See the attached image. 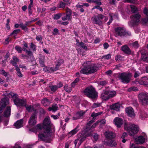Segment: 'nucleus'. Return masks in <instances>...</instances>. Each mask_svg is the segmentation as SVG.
Listing matches in <instances>:
<instances>
[{
  "mask_svg": "<svg viewBox=\"0 0 148 148\" xmlns=\"http://www.w3.org/2000/svg\"><path fill=\"white\" fill-rule=\"evenodd\" d=\"M52 124L51 123L49 116L46 117L44 120L43 124H38L34 129L31 130L36 133L39 130H42V128L46 129L45 132L43 133H39L38 136L39 137L43 140H45L49 138L51 136L50 132V127Z\"/></svg>",
  "mask_w": 148,
  "mask_h": 148,
  "instance_id": "f257e3e1",
  "label": "nucleus"
},
{
  "mask_svg": "<svg viewBox=\"0 0 148 148\" xmlns=\"http://www.w3.org/2000/svg\"><path fill=\"white\" fill-rule=\"evenodd\" d=\"M94 121L93 120L89 121L86 125V129L83 130L81 132L78 134V138L77 139L75 140L74 141L75 147H76L77 143H78V145L79 147L81 145L82 143L85 140L86 137L92 135V131L91 130L94 128L99 123V121H97L90 127V126L91 124Z\"/></svg>",
  "mask_w": 148,
  "mask_h": 148,
  "instance_id": "f03ea898",
  "label": "nucleus"
},
{
  "mask_svg": "<svg viewBox=\"0 0 148 148\" xmlns=\"http://www.w3.org/2000/svg\"><path fill=\"white\" fill-rule=\"evenodd\" d=\"M85 64L84 68L80 71L81 73L88 75L96 72L98 69V68L96 65L92 64L90 62H86Z\"/></svg>",
  "mask_w": 148,
  "mask_h": 148,
  "instance_id": "7ed1b4c3",
  "label": "nucleus"
},
{
  "mask_svg": "<svg viewBox=\"0 0 148 148\" xmlns=\"http://www.w3.org/2000/svg\"><path fill=\"white\" fill-rule=\"evenodd\" d=\"M5 95L9 97H11L14 100V104L17 107H21L25 106L26 104V100L25 99H20L18 98V95L15 93L11 92L9 93L6 94Z\"/></svg>",
  "mask_w": 148,
  "mask_h": 148,
  "instance_id": "20e7f679",
  "label": "nucleus"
},
{
  "mask_svg": "<svg viewBox=\"0 0 148 148\" xmlns=\"http://www.w3.org/2000/svg\"><path fill=\"white\" fill-rule=\"evenodd\" d=\"M124 125L125 129L129 133L131 136L137 133L139 130L138 126L136 125L126 123Z\"/></svg>",
  "mask_w": 148,
  "mask_h": 148,
  "instance_id": "39448f33",
  "label": "nucleus"
},
{
  "mask_svg": "<svg viewBox=\"0 0 148 148\" xmlns=\"http://www.w3.org/2000/svg\"><path fill=\"white\" fill-rule=\"evenodd\" d=\"M84 93L88 97L92 99L95 98L97 96V93L95 88L92 86L86 88L84 91Z\"/></svg>",
  "mask_w": 148,
  "mask_h": 148,
  "instance_id": "423d86ee",
  "label": "nucleus"
},
{
  "mask_svg": "<svg viewBox=\"0 0 148 148\" xmlns=\"http://www.w3.org/2000/svg\"><path fill=\"white\" fill-rule=\"evenodd\" d=\"M115 31L116 35L121 37L131 35L130 32L128 31H126L125 28L123 27H118L115 28Z\"/></svg>",
  "mask_w": 148,
  "mask_h": 148,
  "instance_id": "0eeeda50",
  "label": "nucleus"
},
{
  "mask_svg": "<svg viewBox=\"0 0 148 148\" xmlns=\"http://www.w3.org/2000/svg\"><path fill=\"white\" fill-rule=\"evenodd\" d=\"M141 17L140 15L138 14H134L131 17V20L129 23V25L132 27L134 25H137L140 22V19Z\"/></svg>",
  "mask_w": 148,
  "mask_h": 148,
  "instance_id": "6e6552de",
  "label": "nucleus"
},
{
  "mask_svg": "<svg viewBox=\"0 0 148 148\" xmlns=\"http://www.w3.org/2000/svg\"><path fill=\"white\" fill-rule=\"evenodd\" d=\"M131 75L130 73H123L120 74L119 78L121 81L123 83H129L130 80Z\"/></svg>",
  "mask_w": 148,
  "mask_h": 148,
  "instance_id": "1a4fd4ad",
  "label": "nucleus"
},
{
  "mask_svg": "<svg viewBox=\"0 0 148 148\" xmlns=\"http://www.w3.org/2000/svg\"><path fill=\"white\" fill-rule=\"evenodd\" d=\"M138 97L139 101L142 105H145L148 104V94H140L139 95Z\"/></svg>",
  "mask_w": 148,
  "mask_h": 148,
  "instance_id": "9d476101",
  "label": "nucleus"
},
{
  "mask_svg": "<svg viewBox=\"0 0 148 148\" xmlns=\"http://www.w3.org/2000/svg\"><path fill=\"white\" fill-rule=\"evenodd\" d=\"M121 105L119 103H116L112 104L110 106L111 110V112L112 114L115 113V111H119L120 110Z\"/></svg>",
  "mask_w": 148,
  "mask_h": 148,
  "instance_id": "9b49d317",
  "label": "nucleus"
},
{
  "mask_svg": "<svg viewBox=\"0 0 148 148\" xmlns=\"http://www.w3.org/2000/svg\"><path fill=\"white\" fill-rule=\"evenodd\" d=\"M9 98L6 97L1 99V106L0 107V114L2 112L4 107L9 104Z\"/></svg>",
  "mask_w": 148,
  "mask_h": 148,
  "instance_id": "f8f14e48",
  "label": "nucleus"
},
{
  "mask_svg": "<svg viewBox=\"0 0 148 148\" xmlns=\"http://www.w3.org/2000/svg\"><path fill=\"white\" fill-rule=\"evenodd\" d=\"M36 111L32 115L29 121V123L31 126H33L34 125L37 123L36 113Z\"/></svg>",
  "mask_w": 148,
  "mask_h": 148,
  "instance_id": "ddd939ff",
  "label": "nucleus"
},
{
  "mask_svg": "<svg viewBox=\"0 0 148 148\" xmlns=\"http://www.w3.org/2000/svg\"><path fill=\"white\" fill-rule=\"evenodd\" d=\"M125 112L127 115L130 117L134 118L135 115L134 113L133 109L132 107H128L125 109Z\"/></svg>",
  "mask_w": 148,
  "mask_h": 148,
  "instance_id": "4468645a",
  "label": "nucleus"
},
{
  "mask_svg": "<svg viewBox=\"0 0 148 148\" xmlns=\"http://www.w3.org/2000/svg\"><path fill=\"white\" fill-rule=\"evenodd\" d=\"M114 121L115 125L118 128L120 127L121 125L123 123V120L121 119L119 117H116L115 118Z\"/></svg>",
  "mask_w": 148,
  "mask_h": 148,
  "instance_id": "2eb2a0df",
  "label": "nucleus"
},
{
  "mask_svg": "<svg viewBox=\"0 0 148 148\" xmlns=\"http://www.w3.org/2000/svg\"><path fill=\"white\" fill-rule=\"evenodd\" d=\"M105 135L106 137L108 139H112L114 138L115 134L112 132L107 131L105 133Z\"/></svg>",
  "mask_w": 148,
  "mask_h": 148,
  "instance_id": "dca6fc26",
  "label": "nucleus"
},
{
  "mask_svg": "<svg viewBox=\"0 0 148 148\" xmlns=\"http://www.w3.org/2000/svg\"><path fill=\"white\" fill-rule=\"evenodd\" d=\"M145 139L142 136H140L136 138L135 140V142L137 144H141L145 142Z\"/></svg>",
  "mask_w": 148,
  "mask_h": 148,
  "instance_id": "f3484780",
  "label": "nucleus"
},
{
  "mask_svg": "<svg viewBox=\"0 0 148 148\" xmlns=\"http://www.w3.org/2000/svg\"><path fill=\"white\" fill-rule=\"evenodd\" d=\"M108 91L107 90H103L101 94V97L103 100H106L109 99L108 95Z\"/></svg>",
  "mask_w": 148,
  "mask_h": 148,
  "instance_id": "a211bd4d",
  "label": "nucleus"
},
{
  "mask_svg": "<svg viewBox=\"0 0 148 148\" xmlns=\"http://www.w3.org/2000/svg\"><path fill=\"white\" fill-rule=\"evenodd\" d=\"M122 51L125 53L127 54H130L131 52L128 47L126 45H124L123 46L121 47Z\"/></svg>",
  "mask_w": 148,
  "mask_h": 148,
  "instance_id": "6ab92c4d",
  "label": "nucleus"
},
{
  "mask_svg": "<svg viewBox=\"0 0 148 148\" xmlns=\"http://www.w3.org/2000/svg\"><path fill=\"white\" fill-rule=\"evenodd\" d=\"M23 119H21L16 122L14 124L15 127L17 129L23 126Z\"/></svg>",
  "mask_w": 148,
  "mask_h": 148,
  "instance_id": "aec40b11",
  "label": "nucleus"
},
{
  "mask_svg": "<svg viewBox=\"0 0 148 148\" xmlns=\"http://www.w3.org/2000/svg\"><path fill=\"white\" fill-rule=\"evenodd\" d=\"M92 20L95 24L99 25H101L102 24V21L97 16H93L92 18Z\"/></svg>",
  "mask_w": 148,
  "mask_h": 148,
  "instance_id": "412c9836",
  "label": "nucleus"
},
{
  "mask_svg": "<svg viewBox=\"0 0 148 148\" xmlns=\"http://www.w3.org/2000/svg\"><path fill=\"white\" fill-rule=\"evenodd\" d=\"M107 144L111 147H115L117 145L116 142L112 139H109L107 141Z\"/></svg>",
  "mask_w": 148,
  "mask_h": 148,
  "instance_id": "4be33fe9",
  "label": "nucleus"
},
{
  "mask_svg": "<svg viewBox=\"0 0 148 148\" xmlns=\"http://www.w3.org/2000/svg\"><path fill=\"white\" fill-rule=\"evenodd\" d=\"M11 112V108L10 107H7L4 113L3 116L5 117H8L10 116Z\"/></svg>",
  "mask_w": 148,
  "mask_h": 148,
  "instance_id": "5701e85b",
  "label": "nucleus"
},
{
  "mask_svg": "<svg viewBox=\"0 0 148 148\" xmlns=\"http://www.w3.org/2000/svg\"><path fill=\"white\" fill-rule=\"evenodd\" d=\"M58 109V108L57 105L56 104H53L52 107H49L48 108V110L49 111H52L55 112Z\"/></svg>",
  "mask_w": 148,
  "mask_h": 148,
  "instance_id": "b1692460",
  "label": "nucleus"
},
{
  "mask_svg": "<svg viewBox=\"0 0 148 148\" xmlns=\"http://www.w3.org/2000/svg\"><path fill=\"white\" fill-rule=\"evenodd\" d=\"M41 102L44 106H49L50 103V102L49 101L48 99L47 98H45L42 100Z\"/></svg>",
  "mask_w": 148,
  "mask_h": 148,
  "instance_id": "393cba45",
  "label": "nucleus"
},
{
  "mask_svg": "<svg viewBox=\"0 0 148 148\" xmlns=\"http://www.w3.org/2000/svg\"><path fill=\"white\" fill-rule=\"evenodd\" d=\"M110 16L111 18L109 20V21L107 23V24L108 25L110 24V23L112 22V21L113 20V18H115L118 19V16L117 15H113V14H110Z\"/></svg>",
  "mask_w": 148,
  "mask_h": 148,
  "instance_id": "a878e982",
  "label": "nucleus"
},
{
  "mask_svg": "<svg viewBox=\"0 0 148 148\" xmlns=\"http://www.w3.org/2000/svg\"><path fill=\"white\" fill-rule=\"evenodd\" d=\"M108 92L109 98H110L113 97L116 95V91L114 90L108 91Z\"/></svg>",
  "mask_w": 148,
  "mask_h": 148,
  "instance_id": "bb28decb",
  "label": "nucleus"
},
{
  "mask_svg": "<svg viewBox=\"0 0 148 148\" xmlns=\"http://www.w3.org/2000/svg\"><path fill=\"white\" fill-rule=\"evenodd\" d=\"M0 74L2 75L5 77H6L8 75L9 73L8 72H6L4 69H0Z\"/></svg>",
  "mask_w": 148,
  "mask_h": 148,
  "instance_id": "cd10ccee",
  "label": "nucleus"
},
{
  "mask_svg": "<svg viewBox=\"0 0 148 148\" xmlns=\"http://www.w3.org/2000/svg\"><path fill=\"white\" fill-rule=\"evenodd\" d=\"M142 60L144 61L148 62V57L147 55L145 53L142 54Z\"/></svg>",
  "mask_w": 148,
  "mask_h": 148,
  "instance_id": "c85d7f7f",
  "label": "nucleus"
},
{
  "mask_svg": "<svg viewBox=\"0 0 148 148\" xmlns=\"http://www.w3.org/2000/svg\"><path fill=\"white\" fill-rule=\"evenodd\" d=\"M16 69H15L17 73L16 74L18 76L20 77H23V74L21 73L19 67H16Z\"/></svg>",
  "mask_w": 148,
  "mask_h": 148,
  "instance_id": "c756f323",
  "label": "nucleus"
},
{
  "mask_svg": "<svg viewBox=\"0 0 148 148\" xmlns=\"http://www.w3.org/2000/svg\"><path fill=\"white\" fill-rule=\"evenodd\" d=\"M141 22L143 25H148V18L142 19L141 20Z\"/></svg>",
  "mask_w": 148,
  "mask_h": 148,
  "instance_id": "7c9ffc66",
  "label": "nucleus"
},
{
  "mask_svg": "<svg viewBox=\"0 0 148 148\" xmlns=\"http://www.w3.org/2000/svg\"><path fill=\"white\" fill-rule=\"evenodd\" d=\"M78 128V126L74 130H73L69 133V134L71 135H73L76 133L79 130Z\"/></svg>",
  "mask_w": 148,
  "mask_h": 148,
  "instance_id": "2f4dec72",
  "label": "nucleus"
},
{
  "mask_svg": "<svg viewBox=\"0 0 148 148\" xmlns=\"http://www.w3.org/2000/svg\"><path fill=\"white\" fill-rule=\"evenodd\" d=\"M127 134L126 133L124 132L123 133L121 138L122 139L121 141L123 143H125L126 141V140L125 139H124V138L126 137H127Z\"/></svg>",
  "mask_w": 148,
  "mask_h": 148,
  "instance_id": "473e14b6",
  "label": "nucleus"
},
{
  "mask_svg": "<svg viewBox=\"0 0 148 148\" xmlns=\"http://www.w3.org/2000/svg\"><path fill=\"white\" fill-rule=\"evenodd\" d=\"M77 45L78 47H81L85 49H87L86 46L85 45L84 43L82 42H77Z\"/></svg>",
  "mask_w": 148,
  "mask_h": 148,
  "instance_id": "72a5a7b5",
  "label": "nucleus"
},
{
  "mask_svg": "<svg viewBox=\"0 0 148 148\" xmlns=\"http://www.w3.org/2000/svg\"><path fill=\"white\" fill-rule=\"evenodd\" d=\"M64 88L67 92H70L72 90L71 88V87L69 86L67 84L66 85L64 86Z\"/></svg>",
  "mask_w": 148,
  "mask_h": 148,
  "instance_id": "f704fd0d",
  "label": "nucleus"
},
{
  "mask_svg": "<svg viewBox=\"0 0 148 148\" xmlns=\"http://www.w3.org/2000/svg\"><path fill=\"white\" fill-rule=\"evenodd\" d=\"M130 148H146L145 147L140 146L139 147H137L134 143H130Z\"/></svg>",
  "mask_w": 148,
  "mask_h": 148,
  "instance_id": "c9c22d12",
  "label": "nucleus"
},
{
  "mask_svg": "<svg viewBox=\"0 0 148 148\" xmlns=\"http://www.w3.org/2000/svg\"><path fill=\"white\" fill-rule=\"evenodd\" d=\"M131 9V11L133 13H134L137 11V8L133 5H131L130 6Z\"/></svg>",
  "mask_w": 148,
  "mask_h": 148,
  "instance_id": "e433bc0d",
  "label": "nucleus"
},
{
  "mask_svg": "<svg viewBox=\"0 0 148 148\" xmlns=\"http://www.w3.org/2000/svg\"><path fill=\"white\" fill-rule=\"evenodd\" d=\"M102 114V112H100L97 113L94 112H93L91 114V116L93 117L94 119H95V117L98 116Z\"/></svg>",
  "mask_w": 148,
  "mask_h": 148,
  "instance_id": "4c0bfd02",
  "label": "nucleus"
},
{
  "mask_svg": "<svg viewBox=\"0 0 148 148\" xmlns=\"http://www.w3.org/2000/svg\"><path fill=\"white\" fill-rule=\"evenodd\" d=\"M138 83L140 84L147 86L148 84V83L147 82H145L142 80V79L138 81Z\"/></svg>",
  "mask_w": 148,
  "mask_h": 148,
  "instance_id": "58836bf2",
  "label": "nucleus"
},
{
  "mask_svg": "<svg viewBox=\"0 0 148 148\" xmlns=\"http://www.w3.org/2000/svg\"><path fill=\"white\" fill-rule=\"evenodd\" d=\"M80 119L82 118L83 116L85 114V112L83 111H80L77 112Z\"/></svg>",
  "mask_w": 148,
  "mask_h": 148,
  "instance_id": "ea45409f",
  "label": "nucleus"
},
{
  "mask_svg": "<svg viewBox=\"0 0 148 148\" xmlns=\"http://www.w3.org/2000/svg\"><path fill=\"white\" fill-rule=\"evenodd\" d=\"M49 87L51 91L53 92L56 91L58 88L56 85L51 86H50Z\"/></svg>",
  "mask_w": 148,
  "mask_h": 148,
  "instance_id": "a19ab883",
  "label": "nucleus"
},
{
  "mask_svg": "<svg viewBox=\"0 0 148 148\" xmlns=\"http://www.w3.org/2000/svg\"><path fill=\"white\" fill-rule=\"evenodd\" d=\"M65 10L66 14L68 15L71 16L72 14V12L71 10L68 7L66 8Z\"/></svg>",
  "mask_w": 148,
  "mask_h": 148,
  "instance_id": "79ce46f5",
  "label": "nucleus"
},
{
  "mask_svg": "<svg viewBox=\"0 0 148 148\" xmlns=\"http://www.w3.org/2000/svg\"><path fill=\"white\" fill-rule=\"evenodd\" d=\"M25 106L27 110L29 112H32V110H34L33 107L31 105L26 106Z\"/></svg>",
  "mask_w": 148,
  "mask_h": 148,
  "instance_id": "37998d69",
  "label": "nucleus"
},
{
  "mask_svg": "<svg viewBox=\"0 0 148 148\" xmlns=\"http://www.w3.org/2000/svg\"><path fill=\"white\" fill-rule=\"evenodd\" d=\"M66 5V4L64 2H61L58 5V8H62L64 9L65 8Z\"/></svg>",
  "mask_w": 148,
  "mask_h": 148,
  "instance_id": "c03bdc74",
  "label": "nucleus"
},
{
  "mask_svg": "<svg viewBox=\"0 0 148 148\" xmlns=\"http://www.w3.org/2000/svg\"><path fill=\"white\" fill-rule=\"evenodd\" d=\"M70 16L66 14V16H64L62 17V19L63 21H65L68 20H69L70 18Z\"/></svg>",
  "mask_w": 148,
  "mask_h": 148,
  "instance_id": "a18cd8bd",
  "label": "nucleus"
},
{
  "mask_svg": "<svg viewBox=\"0 0 148 148\" xmlns=\"http://www.w3.org/2000/svg\"><path fill=\"white\" fill-rule=\"evenodd\" d=\"M58 65V64H56L55 67L50 68V70L52 71H55L58 70L59 67Z\"/></svg>",
  "mask_w": 148,
  "mask_h": 148,
  "instance_id": "49530a36",
  "label": "nucleus"
},
{
  "mask_svg": "<svg viewBox=\"0 0 148 148\" xmlns=\"http://www.w3.org/2000/svg\"><path fill=\"white\" fill-rule=\"evenodd\" d=\"M143 12L145 15L148 18V9L146 7L145 8Z\"/></svg>",
  "mask_w": 148,
  "mask_h": 148,
  "instance_id": "de8ad7c7",
  "label": "nucleus"
},
{
  "mask_svg": "<svg viewBox=\"0 0 148 148\" xmlns=\"http://www.w3.org/2000/svg\"><path fill=\"white\" fill-rule=\"evenodd\" d=\"M19 26L23 30L25 31H27V28L26 26L24 25L23 23H20L19 24Z\"/></svg>",
  "mask_w": 148,
  "mask_h": 148,
  "instance_id": "09e8293b",
  "label": "nucleus"
},
{
  "mask_svg": "<svg viewBox=\"0 0 148 148\" xmlns=\"http://www.w3.org/2000/svg\"><path fill=\"white\" fill-rule=\"evenodd\" d=\"M101 106V103H94L92 106V108H95L100 106Z\"/></svg>",
  "mask_w": 148,
  "mask_h": 148,
  "instance_id": "8fccbe9b",
  "label": "nucleus"
},
{
  "mask_svg": "<svg viewBox=\"0 0 148 148\" xmlns=\"http://www.w3.org/2000/svg\"><path fill=\"white\" fill-rule=\"evenodd\" d=\"M132 46L135 48H137L138 47V44L137 41H135L132 44Z\"/></svg>",
  "mask_w": 148,
  "mask_h": 148,
  "instance_id": "3c124183",
  "label": "nucleus"
},
{
  "mask_svg": "<svg viewBox=\"0 0 148 148\" xmlns=\"http://www.w3.org/2000/svg\"><path fill=\"white\" fill-rule=\"evenodd\" d=\"M79 115L77 112L75 114L73 117V119L74 120H76L80 119V117L78 116Z\"/></svg>",
  "mask_w": 148,
  "mask_h": 148,
  "instance_id": "603ef678",
  "label": "nucleus"
},
{
  "mask_svg": "<svg viewBox=\"0 0 148 148\" xmlns=\"http://www.w3.org/2000/svg\"><path fill=\"white\" fill-rule=\"evenodd\" d=\"M30 47L34 51H35L36 50V46L33 43H31Z\"/></svg>",
  "mask_w": 148,
  "mask_h": 148,
  "instance_id": "864d4df0",
  "label": "nucleus"
},
{
  "mask_svg": "<svg viewBox=\"0 0 148 148\" xmlns=\"http://www.w3.org/2000/svg\"><path fill=\"white\" fill-rule=\"evenodd\" d=\"M15 49L19 53H21L23 50L20 47L18 46H16L15 47Z\"/></svg>",
  "mask_w": 148,
  "mask_h": 148,
  "instance_id": "5fc2aeb1",
  "label": "nucleus"
},
{
  "mask_svg": "<svg viewBox=\"0 0 148 148\" xmlns=\"http://www.w3.org/2000/svg\"><path fill=\"white\" fill-rule=\"evenodd\" d=\"M64 62L63 60L62 59H59L58 60L57 63L56 64H58V66H60Z\"/></svg>",
  "mask_w": 148,
  "mask_h": 148,
  "instance_id": "6e6d98bb",
  "label": "nucleus"
},
{
  "mask_svg": "<svg viewBox=\"0 0 148 148\" xmlns=\"http://www.w3.org/2000/svg\"><path fill=\"white\" fill-rule=\"evenodd\" d=\"M20 31V30L19 29L14 30L13 31L12 33L10 35H11L13 34H16L18 33Z\"/></svg>",
  "mask_w": 148,
  "mask_h": 148,
  "instance_id": "4d7b16f0",
  "label": "nucleus"
},
{
  "mask_svg": "<svg viewBox=\"0 0 148 148\" xmlns=\"http://www.w3.org/2000/svg\"><path fill=\"white\" fill-rule=\"evenodd\" d=\"M61 16V14H56L54 15V18L56 20L60 18Z\"/></svg>",
  "mask_w": 148,
  "mask_h": 148,
  "instance_id": "13d9d810",
  "label": "nucleus"
},
{
  "mask_svg": "<svg viewBox=\"0 0 148 148\" xmlns=\"http://www.w3.org/2000/svg\"><path fill=\"white\" fill-rule=\"evenodd\" d=\"M95 9H97L101 11H102L103 10L102 8L98 6H95L92 8V10H93Z\"/></svg>",
  "mask_w": 148,
  "mask_h": 148,
  "instance_id": "bf43d9fd",
  "label": "nucleus"
},
{
  "mask_svg": "<svg viewBox=\"0 0 148 148\" xmlns=\"http://www.w3.org/2000/svg\"><path fill=\"white\" fill-rule=\"evenodd\" d=\"M39 62L40 65L41 67H44L45 66V65L44 60L40 59L39 60Z\"/></svg>",
  "mask_w": 148,
  "mask_h": 148,
  "instance_id": "052dcab7",
  "label": "nucleus"
},
{
  "mask_svg": "<svg viewBox=\"0 0 148 148\" xmlns=\"http://www.w3.org/2000/svg\"><path fill=\"white\" fill-rule=\"evenodd\" d=\"M111 55L108 54L107 55H105L103 56V58L106 59H109L111 58Z\"/></svg>",
  "mask_w": 148,
  "mask_h": 148,
  "instance_id": "680f3d73",
  "label": "nucleus"
},
{
  "mask_svg": "<svg viewBox=\"0 0 148 148\" xmlns=\"http://www.w3.org/2000/svg\"><path fill=\"white\" fill-rule=\"evenodd\" d=\"M10 22V19H8L7 20V23L6 24V27L8 29H9L10 28V26L9 25Z\"/></svg>",
  "mask_w": 148,
  "mask_h": 148,
  "instance_id": "e2e57ef3",
  "label": "nucleus"
},
{
  "mask_svg": "<svg viewBox=\"0 0 148 148\" xmlns=\"http://www.w3.org/2000/svg\"><path fill=\"white\" fill-rule=\"evenodd\" d=\"M11 63L13 65L15 66V69H16L17 67H18L16 63V62H15L14 61H12L11 62Z\"/></svg>",
  "mask_w": 148,
  "mask_h": 148,
  "instance_id": "0e129e2a",
  "label": "nucleus"
},
{
  "mask_svg": "<svg viewBox=\"0 0 148 148\" xmlns=\"http://www.w3.org/2000/svg\"><path fill=\"white\" fill-rule=\"evenodd\" d=\"M93 137L95 140L97 141L98 139V135L97 134H95L94 135Z\"/></svg>",
  "mask_w": 148,
  "mask_h": 148,
  "instance_id": "69168bd1",
  "label": "nucleus"
},
{
  "mask_svg": "<svg viewBox=\"0 0 148 148\" xmlns=\"http://www.w3.org/2000/svg\"><path fill=\"white\" fill-rule=\"evenodd\" d=\"M34 145V144H27L24 148H32V147Z\"/></svg>",
  "mask_w": 148,
  "mask_h": 148,
  "instance_id": "338daca9",
  "label": "nucleus"
},
{
  "mask_svg": "<svg viewBox=\"0 0 148 148\" xmlns=\"http://www.w3.org/2000/svg\"><path fill=\"white\" fill-rule=\"evenodd\" d=\"M19 67L20 68H21L23 69H24L25 70H26L27 67L24 64H19Z\"/></svg>",
  "mask_w": 148,
  "mask_h": 148,
  "instance_id": "774afa93",
  "label": "nucleus"
}]
</instances>
